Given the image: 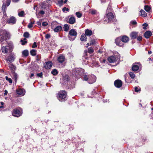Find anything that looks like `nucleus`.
<instances>
[{
	"mask_svg": "<svg viewBox=\"0 0 153 153\" xmlns=\"http://www.w3.org/2000/svg\"><path fill=\"white\" fill-rule=\"evenodd\" d=\"M9 36V33L5 30H1L0 32V41L2 42L7 39Z\"/></svg>",
	"mask_w": 153,
	"mask_h": 153,
	"instance_id": "f03ea898",
	"label": "nucleus"
},
{
	"mask_svg": "<svg viewBox=\"0 0 153 153\" xmlns=\"http://www.w3.org/2000/svg\"><path fill=\"white\" fill-rule=\"evenodd\" d=\"M36 60L37 61H39L40 59V56L39 55H37L36 57Z\"/></svg>",
	"mask_w": 153,
	"mask_h": 153,
	"instance_id": "5fc2aeb1",
	"label": "nucleus"
},
{
	"mask_svg": "<svg viewBox=\"0 0 153 153\" xmlns=\"http://www.w3.org/2000/svg\"><path fill=\"white\" fill-rule=\"evenodd\" d=\"M140 13H141L140 15L143 17H145L147 16V13L143 10H142L140 11Z\"/></svg>",
	"mask_w": 153,
	"mask_h": 153,
	"instance_id": "a878e982",
	"label": "nucleus"
},
{
	"mask_svg": "<svg viewBox=\"0 0 153 153\" xmlns=\"http://www.w3.org/2000/svg\"><path fill=\"white\" fill-rule=\"evenodd\" d=\"M13 45L9 43L7 46H3L1 47V51L2 52L4 53L5 54L7 53L10 50L12 47Z\"/></svg>",
	"mask_w": 153,
	"mask_h": 153,
	"instance_id": "6e6552de",
	"label": "nucleus"
},
{
	"mask_svg": "<svg viewBox=\"0 0 153 153\" xmlns=\"http://www.w3.org/2000/svg\"><path fill=\"white\" fill-rule=\"evenodd\" d=\"M77 33L76 31L73 29H71L69 32L68 36L69 40L73 41L76 37Z\"/></svg>",
	"mask_w": 153,
	"mask_h": 153,
	"instance_id": "0eeeda50",
	"label": "nucleus"
},
{
	"mask_svg": "<svg viewBox=\"0 0 153 153\" xmlns=\"http://www.w3.org/2000/svg\"><path fill=\"white\" fill-rule=\"evenodd\" d=\"M2 10H4V11H6V4L4 3L2 6Z\"/></svg>",
	"mask_w": 153,
	"mask_h": 153,
	"instance_id": "a18cd8bd",
	"label": "nucleus"
},
{
	"mask_svg": "<svg viewBox=\"0 0 153 153\" xmlns=\"http://www.w3.org/2000/svg\"><path fill=\"white\" fill-rule=\"evenodd\" d=\"M16 21V19L15 17L13 16L10 17L7 20V22L10 24H14Z\"/></svg>",
	"mask_w": 153,
	"mask_h": 153,
	"instance_id": "ddd939ff",
	"label": "nucleus"
},
{
	"mask_svg": "<svg viewBox=\"0 0 153 153\" xmlns=\"http://www.w3.org/2000/svg\"><path fill=\"white\" fill-rule=\"evenodd\" d=\"M105 17L108 19V21H111L114 18V16L112 13L109 12L107 13Z\"/></svg>",
	"mask_w": 153,
	"mask_h": 153,
	"instance_id": "f8f14e48",
	"label": "nucleus"
},
{
	"mask_svg": "<svg viewBox=\"0 0 153 153\" xmlns=\"http://www.w3.org/2000/svg\"><path fill=\"white\" fill-rule=\"evenodd\" d=\"M9 67L12 72H14L16 68L15 66L13 65V64H10Z\"/></svg>",
	"mask_w": 153,
	"mask_h": 153,
	"instance_id": "393cba45",
	"label": "nucleus"
},
{
	"mask_svg": "<svg viewBox=\"0 0 153 153\" xmlns=\"http://www.w3.org/2000/svg\"><path fill=\"white\" fill-rule=\"evenodd\" d=\"M33 26V25H32V24H30L29 23L28 25V27L29 28H31Z\"/></svg>",
	"mask_w": 153,
	"mask_h": 153,
	"instance_id": "13d9d810",
	"label": "nucleus"
},
{
	"mask_svg": "<svg viewBox=\"0 0 153 153\" xmlns=\"http://www.w3.org/2000/svg\"><path fill=\"white\" fill-rule=\"evenodd\" d=\"M80 40L82 41H86V35L84 34H82L81 36Z\"/></svg>",
	"mask_w": 153,
	"mask_h": 153,
	"instance_id": "c756f323",
	"label": "nucleus"
},
{
	"mask_svg": "<svg viewBox=\"0 0 153 153\" xmlns=\"http://www.w3.org/2000/svg\"><path fill=\"white\" fill-rule=\"evenodd\" d=\"M84 80L87 81L90 84H92L95 82L96 80V78L95 76L93 74H85L83 75Z\"/></svg>",
	"mask_w": 153,
	"mask_h": 153,
	"instance_id": "f257e3e1",
	"label": "nucleus"
},
{
	"mask_svg": "<svg viewBox=\"0 0 153 153\" xmlns=\"http://www.w3.org/2000/svg\"><path fill=\"white\" fill-rule=\"evenodd\" d=\"M28 51L27 50H25L22 52V55L25 56H27L28 55Z\"/></svg>",
	"mask_w": 153,
	"mask_h": 153,
	"instance_id": "bb28decb",
	"label": "nucleus"
},
{
	"mask_svg": "<svg viewBox=\"0 0 153 153\" xmlns=\"http://www.w3.org/2000/svg\"><path fill=\"white\" fill-rule=\"evenodd\" d=\"M39 13H40L42 15H43L45 13V12L44 11H43V10H41L39 12Z\"/></svg>",
	"mask_w": 153,
	"mask_h": 153,
	"instance_id": "052dcab7",
	"label": "nucleus"
},
{
	"mask_svg": "<svg viewBox=\"0 0 153 153\" xmlns=\"http://www.w3.org/2000/svg\"><path fill=\"white\" fill-rule=\"evenodd\" d=\"M58 23L56 21L53 22L51 24V28L53 29L55 32H58L60 31L62 29V26L58 25Z\"/></svg>",
	"mask_w": 153,
	"mask_h": 153,
	"instance_id": "39448f33",
	"label": "nucleus"
},
{
	"mask_svg": "<svg viewBox=\"0 0 153 153\" xmlns=\"http://www.w3.org/2000/svg\"><path fill=\"white\" fill-rule=\"evenodd\" d=\"M138 33L136 32H133L130 34V36L131 39H135L137 38L138 35Z\"/></svg>",
	"mask_w": 153,
	"mask_h": 153,
	"instance_id": "412c9836",
	"label": "nucleus"
},
{
	"mask_svg": "<svg viewBox=\"0 0 153 153\" xmlns=\"http://www.w3.org/2000/svg\"><path fill=\"white\" fill-rule=\"evenodd\" d=\"M16 92L17 94L22 96H23L25 93V91L24 89L21 88L17 89Z\"/></svg>",
	"mask_w": 153,
	"mask_h": 153,
	"instance_id": "2eb2a0df",
	"label": "nucleus"
},
{
	"mask_svg": "<svg viewBox=\"0 0 153 153\" xmlns=\"http://www.w3.org/2000/svg\"><path fill=\"white\" fill-rule=\"evenodd\" d=\"M140 91V89L137 87H136L135 88V91L136 92H138Z\"/></svg>",
	"mask_w": 153,
	"mask_h": 153,
	"instance_id": "6e6d98bb",
	"label": "nucleus"
},
{
	"mask_svg": "<svg viewBox=\"0 0 153 153\" xmlns=\"http://www.w3.org/2000/svg\"><path fill=\"white\" fill-rule=\"evenodd\" d=\"M129 75L130 76L132 79L134 78L135 77V74L132 72H130L129 73Z\"/></svg>",
	"mask_w": 153,
	"mask_h": 153,
	"instance_id": "ea45409f",
	"label": "nucleus"
},
{
	"mask_svg": "<svg viewBox=\"0 0 153 153\" xmlns=\"http://www.w3.org/2000/svg\"><path fill=\"white\" fill-rule=\"evenodd\" d=\"M94 52L93 49L92 48H90L88 49V52L89 53H92Z\"/></svg>",
	"mask_w": 153,
	"mask_h": 153,
	"instance_id": "4c0bfd02",
	"label": "nucleus"
},
{
	"mask_svg": "<svg viewBox=\"0 0 153 153\" xmlns=\"http://www.w3.org/2000/svg\"><path fill=\"white\" fill-rule=\"evenodd\" d=\"M10 2L11 0H6V3L7 6H8L10 5Z\"/></svg>",
	"mask_w": 153,
	"mask_h": 153,
	"instance_id": "c03bdc74",
	"label": "nucleus"
},
{
	"mask_svg": "<svg viewBox=\"0 0 153 153\" xmlns=\"http://www.w3.org/2000/svg\"><path fill=\"white\" fill-rule=\"evenodd\" d=\"M34 76V74L33 73H32L31 74L30 76V77L31 78H33L32 77H33Z\"/></svg>",
	"mask_w": 153,
	"mask_h": 153,
	"instance_id": "e2e57ef3",
	"label": "nucleus"
},
{
	"mask_svg": "<svg viewBox=\"0 0 153 153\" xmlns=\"http://www.w3.org/2000/svg\"><path fill=\"white\" fill-rule=\"evenodd\" d=\"M139 65V63H138L133 64L132 68V70L134 71H137L139 69V67L138 65Z\"/></svg>",
	"mask_w": 153,
	"mask_h": 153,
	"instance_id": "dca6fc26",
	"label": "nucleus"
},
{
	"mask_svg": "<svg viewBox=\"0 0 153 153\" xmlns=\"http://www.w3.org/2000/svg\"><path fill=\"white\" fill-rule=\"evenodd\" d=\"M76 22L75 18L73 16H71L69 19L68 21V23L71 24H74Z\"/></svg>",
	"mask_w": 153,
	"mask_h": 153,
	"instance_id": "6ab92c4d",
	"label": "nucleus"
},
{
	"mask_svg": "<svg viewBox=\"0 0 153 153\" xmlns=\"http://www.w3.org/2000/svg\"><path fill=\"white\" fill-rule=\"evenodd\" d=\"M37 51L35 49H32L30 51V54L33 56H35L36 55Z\"/></svg>",
	"mask_w": 153,
	"mask_h": 153,
	"instance_id": "c85d7f7f",
	"label": "nucleus"
},
{
	"mask_svg": "<svg viewBox=\"0 0 153 153\" xmlns=\"http://www.w3.org/2000/svg\"><path fill=\"white\" fill-rule=\"evenodd\" d=\"M89 13H91L92 15H95L97 13V11L94 9H90L89 10Z\"/></svg>",
	"mask_w": 153,
	"mask_h": 153,
	"instance_id": "cd10ccee",
	"label": "nucleus"
},
{
	"mask_svg": "<svg viewBox=\"0 0 153 153\" xmlns=\"http://www.w3.org/2000/svg\"><path fill=\"white\" fill-rule=\"evenodd\" d=\"M50 35L49 34H47L45 36V37L47 39L49 38L50 37Z\"/></svg>",
	"mask_w": 153,
	"mask_h": 153,
	"instance_id": "bf43d9fd",
	"label": "nucleus"
},
{
	"mask_svg": "<svg viewBox=\"0 0 153 153\" xmlns=\"http://www.w3.org/2000/svg\"><path fill=\"white\" fill-rule=\"evenodd\" d=\"M121 39L123 42H127L129 41V38L126 36H122Z\"/></svg>",
	"mask_w": 153,
	"mask_h": 153,
	"instance_id": "4be33fe9",
	"label": "nucleus"
},
{
	"mask_svg": "<svg viewBox=\"0 0 153 153\" xmlns=\"http://www.w3.org/2000/svg\"><path fill=\"white\" fill-rule=\"evenodd\" d=\"M13 77H14V78H15V80H16L17 79V74L16 73H15L14 72L13 73Z\"/></svg>",
	"mask_w": 153,
	"mask_h": 153,
	"instance_id": "37998d69",
	"label": "nucleus"
},
{
	"mask_svg": "<svg viewBox=\"0 0 153 153\" xmlns=\"http://www.w3.org/2000/svg\"><path fill=\"white\" fill-rule=\"evenodd\" d=\"M5 79L6 80L8 81H9L10 83H12V79L10 78H9L8 76H6L5 77Z\"/></svg>",
	"mask_w": 153,
	"mask_h": 153,
	"instance_id": "79ce46f5",
	"label": "nucleus"
},
{
	"mask_svg": "<svg viewBox=\"0 0 153 153\" xmlns=\"http://www.w3.org/2000/svg\"><path fill=\"white\" fill-rule=\"evenodd\" d=\"M40 6L42 8L45 9L46 8L47 5L45 2H43L41 4Z\"/></svg>",
	"mask_w": 153,
	"mask_h": 153,
	"instance_id": "473e14b6",
	"label": "nucleus"
},
{
	"mask_svg": "<svg viewBox=\"0 0 153 153\" xmlns=\"http://www.w3.org/2000/svg\"><path fill=\"white\" fill-rule=\"evenodd\" d=\"M15 58V55L11 53L10 55L6 59V60L7 62L11 63L14 61Z\"/></svg>",
	"mask_w": 153,
	"mask_h": 153,
	"instance_id": "9d476101",
	"label": "nucleus"
},
{
	"mask_svg": "<svg viewBox=\"0 0 153 153\" xmlns=\"http://www.w3.org/2000/svg\"><path fill=\"white\" fill-rule=\"evenodd\" d=\"M148 53L149 54H151L152 53V52L151 51H149L148 52Z\"/></svg>",
	"mask_w": 153,
	"mask_h": 153,
	"instance_id": "774afa93",
	"label": "nucleus"
},
{
	"mask_svg": "<svg viewBox=\"0 0 153 153\" xmlns=\"http://www.w3.org/2000/svg\"><path fill=\"white\" fill-rule=\"evenodd\" d=\"M7 91L6 90H5L4 91V94L5 95H7Z\"/></svg>",
	"mask_w": 153,
	"mask_h": 153,
	"instance_id": "0e129e2a",
	"label": "nucleus"
},
{
	"mask_svg": "<svg viewBox=\"0 0 153 153\" xmlns=\"http://www.w3.org/2000/svg\"><path fill=\"white\" fill-rule=\"evenodd\" d=\"M0 103L1 104V105H2V106H3V105L4 104V103L2 102H0Z\"/></svg>",
	"mask_w": 153,
	"mask_h": 153,
	"instance_id": "338daca9",
	"label": "nucleus"
},
{
	"mask_svg": "<svg viewBox=\"0 0 153 153\" xmlns=\"http://www.w3.org/2000/svg\"><path fill=\"white\" fill-rule=\"evenodd\" d=\"M115 86L117 88L121 87L122 85V82L121 81L120 79L115 80L114 82Z\"/></svg>",
	"mask_w": 153,
	"mask_h": 153,
	"instance_id": "9b49d317",
	"label": "nucleus"
},
{
	"mask_svg": "<svg viewBox=\"0 0 153 153\" xmlns=\"http://www.w3.org/2000/svg\"><path fill=\"white\" fill-rule=\"evenodd\" d=\"M58 71L56 69H53L51 72L52 74L53 75H56L58 74Z\"/></svg>",
	"mask_w": 153,
	"mask_h": 153,
	"instance_id": "72a5a7b5",
	"label": "nucleus"
},
{
	"mask_svg": "<svg viewBox=\"0 0 153 153\" xmlns=\"http://www.w3.org/2000/svg\"><path fill=\"white\" fill-rule=\"evenodd\" d=\"M19 0H12V1L14 2H18Z\"/></svg>",
	"mask_w": 153,
	"mask_h": 153,
	"instance_id": "69168bd1",
	"label": "nucleus"
},
{
	"mask_svg": "<svg viewBox=\"0 0 153 153\" xmlns=\"http://www.w3.org/2000/svg\"><path fill=\"white\" fill-rule=\"evenodd\" d=\"M92 31L91 30H89L88 29L86 30L85 31V34L86 35L88 36H90L92 34Z\"/></svg>",
	"mask_w": 153,
	"mask_h": 153,
	"instance_id": "b1692460",
	"label": "nucleus"
},
{
	"mask_svg": "<svg viewBox=\"0 0 153 153\" xmlns=\"http://www.w3.org/2000/svg\"><path fill=\"white\" fill-rule=\"evenodd\" d=\"M64 1L62 0H61L58 1V3L59 4H62Z\"/></svg>",
	"mask_w": 153,
	"mask_h": 153,
	"instance_id": "680f3d73",
	"label": "nucleus"
},
{
	"mask_svg": "<svg viewBox=\"0 0 153 153\" xmlns=\"http://www.w3.org/2000/svg\"><path fill=\"white\" fill-rule=\"evenodd\" d=\"M26 38H24L23 40L21 39V42L22 43V44L23 45H25V44L27 43V41H26Z\"/></svg>",
	"mask_w": 153,
	"mask_h": 153,
	"instance_id": "f704fd0d",
	"label": "nucleus"
},
{
	"mask_svg": "<svg viewBox=\"0 0 153 153\" xmlns=\"http://www.w3.org/2000/svg\"><path fill=\"white\" fill-rule=\"evenodd\" d=\"M62 80L64 82L63 83H66V82L69 80V77L68 75H65L63 77Z\"/></svg>",
	"mask_w": 153,
	"mask_h": 153,
	"instance_id": "5701e85b",
	"label": "nucleus"
},
{
	"mask_svg": "<svg viewBox=\"0 0 153 153\" xmlns=\"http://www.w3.org/2000/svg\"><path fill=\"white\" fill-rule=\"evenodd\" d=\"M96 44V41L95 40L92 39L91 40L90 42V45H95Z\"/></svg>",
	"mask_w": 153,
	"mask_h": 153,
	"instance_id": "a19ab883",
	"label": "nucleus"
},
{
	"mask_svg": "<svg viewBox=\"0 0 153 153\" xmlns=\"http://www.w3.org/2000/svg\"><path fill=\"white\" fill-rule=\"evenodd\" d=\"M65 57L64 56L61 55L59 56L57 58L58 61L60 63H62L64 62L65 60Z\"/></svg>",
	"mask_w": 153,
	"mask_h": 153,
	"instance_id": "a211bd4d",
	"label": "nucleus"
},
{
	"mask_svg": "<svg viewBox=\"0 0 153 153\" xmlns=\"http://www.w3.org/2000/svg\"><path fill=\"white\" fill-rule=\"evenodd\" d=\"M144 9L146 11L149 12H150L151 10V7L147 5L145 6L144 7Z\"/></svg>",
	"mask_w": 153,
	"mask_h": 153,
	"instance_id": "2f4dec72",
	"label": "nucleus"
},
{
	"mask_svg": "<svg viewBox=\"0 0 153 153\" xmlns=\"http://www.w3.org/2000/svg\"><path fill=\"white\" fill-rule=\"evenodd\" d=\"M84 72V70L83 69L80 68H76L73 71V74L74 76L78 78L82 75Z\"/></svg>",
	"mask_w": 153,
	"mask_h": 153,
	"instance_id": "20e7f679",
	"label": "nucleus"
},
{
	"mask_svg": "<svg viewBox=\"0 0 153 153\" xmlns=\"http://www.w3.org/2000/svg\"><path fill=\"white\" fill-rule=\"evenodd\" d=\"M36 75L37 76L40 77H42V73L41 72L39 73H38L36 74Z\"/></svg>",
	"mask_w": 153,
	"mask_h": 153,
	"instance_id": "603ef678",
	"label": "nucleus"
},
{
	"mask_svg": "<svg viewBox=\"0 0 153 153\" xmlns=\"http://www.w3.org/2000/svg\"><path fill=\"white\" fill-rule=\"evenodd\" d=\"M143 25L144 26L143 29L144 30L146 29V27L148 26V25L146 23H144L143 24Z\"/></svg>",
	"mask_w": 153,
	"mask_h": 153,
	"instance_id": "09e8293b",
	"label": "nucleus"
},
{
	"mask_svg": "<svg viewBox=\"0 0 153 153\" xmlns=\"http://www.w3.org/2000/svg\"><path fill=\"white\" fill-rule=\"evenodd\" d=\"M120 58V56L119 54L117 53L113 56L109 57L108 60V62L110 63H114L116 62H118Z\"/></svg>",
	"mask_w": 153,
	"mask_h": 153,
	"instance_id": "7ed1b4c3",
	"label": "nucleus"
},
{
	"mask_svg": "<svg viewBox=\"0 0 153 153\" xmlns=\"http://www.w3.org/2000/svg\"><path fill=\"white\" fill-rule=\"evenodd\" d=\"M130 24L133 25H135L137 24V22L135 20H133L131 22Z\"/></svg>",
	"mask_w": 153,
	"mask_h": 153,
	"instance_id": "de8ad7c7",
	"label": "nucleus"
},
{
	"mask_svg": "<svg viewBox=\"0 0 153 153\" xmlns=\"http://www.w3.org/2000/svg\"><path fill=\"white\" fill-rule=\"evenodd\" d=\"M142 39V36H138L137 38V39L139 41H141Z\"/></svg>",
	"mask_w": 153,
	"mask_h": 153,
	"instance_id": "4d7b16f0",
	"label": "nucleus"
},
{
	"mask_svg": "<svg viewBox=\"0 0 153 153\" xmlns=\"http://www.w3.org/2000/svg\"><path fill=\"white\" fill-rule=\"evenodd\" d=\"M76 15L78 18H80L82 16V14L79 12H76Z\"/></svg>",
	"mask_w": 153,
	"mask_h": 153,
	"instance_id": "e433bc0d",
	"label": "nucleus"
},
{
	"mask_svg": "<svg viewBox=\"0 0 153 153\" xmlns=\"http://www.w3.org/2000/svg\"><path fill=\"white\" fill-rule=\"evenodd\" d=\"M24 12L23 11H22L18 13V16L20 17H23L24 16Z\"/></svg>",
	"mask_w": 153,
	"mask_h": 153,
	"instance_id": "c9c22d12",
	"label": "nucleus"
},
{
	"mask_svg": "<svg viewBox=\"0 0 153 153\" xmlns=\"http://www.w3.org/2000/svg\"><path fill=\"white\" fill-rule=\"evenodd\" d=\"M62 10L63 12H65V11L68 12L69 11V9L68 8H66V7H63L62 8Z\"/></svg>",
	"mask_w": 153,
	"mask_h": 153,
	"instance_id": "8fccbe9b",
	"label": "nucleus"
},
{
	"mask_svg": "<svg viewBox=\"0 0 153 153\" xmlns=\"http://www.w3.org/2000/svg\"><path fill=\"white\" fill-rule=\"evenodd\" d=\"M63 28L65 31H68L69 29V27L68 25L67 24H65L64 25Z\"/></svg>",
	"mask_w": 153,
	"mask_h": 153,
	"instance_id": "7c9ffc66",
	"label": "nucleus"
},
{
	"mask_svg": "<svg viewBox=\"0 0 153 153\" xmlns=\"http://www.w3.org/2000/svg\"><path fill=\"white\" fill-rule=\"evenodd\" d=\"M23 36L25 37L28 38L29 36V34L27 32H25L24 33Z\"/></svg>",
	"mask_w": 153,
	"mask_h": 153,
	"instance_id": "58836bf2",
	"label": "nucleus"
},
{
	"mask_svg": "<svg viewBox=\"0 0 153 153\" xmlns=\"http://www.w3.org/2000/svg\"><path fill=\"white\" fill-rule=\"evenodd\" d=\"M152 35L150 31H148L145 32L144 34V36L146 38H149Z\"/></svg>",
	"mask_w": 153,
	"mask_h": 153,
	"instance_id": "aec40b11",
	"label": "nucleus"
},
{
	"mask_svg": "<svg viewBox=\"0 0 153 153\" xmlns=\"http://www.w3.org/2000/svg\"><path fill=\"white\" fill-rule=\"evenodd\" d=\"M52 65V64L51 62H46L44 65V66L45 68L46 69H50Z\"/></svg>",
	"mask_w": 153,
	"mask_h": 153,
	"instance_id": "4468645a",
	"label": "nucleus"
},
{
	"mask_svg": "<svg viewBox=\"0 0 153 153\" xmlns=\"http://www.w3.org/2000/svg\"><path fill=\"white\" fill-rule=\"evenodd\" d=\"M42 25L43 26H45L48 25V23L46 22H43L42 23Z\"/></svg>",
	"mask_w": 153,
	"mask_h": 153,
	"instance_id": "3c124183",
	"label": "nucleus"
},
{
	"mask_svg": "<svg viewBox=\"0 0 153 153\" xmlns=\"http://www.w3.org/2000/svg\"><path fill=\"white\" fill-rule=\"evenodd\" d=\"M115 42L116 44L120 46H121L123 45V42L121 39V38H118L116 39L115 40Z\"/></svg>",
	"mask_w": 153,
	"mask_h": 153,
	"instance_id": "f3484780",
	"label": "nucleus"
},
{
	"mask_svg": "<svg viewBox=\"0 0 153 153\" xmlns=\"http://www.w3.org/2000/svg\"><path fill=\"white\" fill-rule=\"evenodd\" d=\"M37 47L36 42H34L32 46V48H35Z\"/></svg>",
	"mask_w": 153,
	"mask_h": 153,
	"instance_id": "49530a36",
	"label": "nucleus"
},
{
	"mask_svg": "<svg viewBox=\"0 0 153 153\" xmlns=\"http://www.w3.org/2000/svg\"><path fill=\"white\" fill-rule=\"evenodd\" d=\"M42 21V19H40L39 20V21H38L37 22V24L41 26V22Z\"/></svg>",
	"mask_w": 153,
	"mask_h": 153,
	"instance_id": "864d4df0",
	"label": "nucleus"
},
{
	"mask_svg": "<svg viewBox=\"0 0 153 153\" xmlns=\"http://www.w3.org/2000/svg\"><path fill=\"white\" fill-rule=\"evenodd\" d=\"M12 114L13 116L16 117H19L22 114V110L18 109H14L12 113Z\"/></svg>",
	"mask_w": 153,
	"mask_h": 153,
	"instance_id": "1a4fd4ad",
	"label": "nucleus"
},
{
	"mask_svg": "<svg viewBox=\"0 0 153 153\" xmlns=\"http://www.w3.org/2000/svg\"><path fill=\"white\" fill-rule=\"evenodd\" d=\"M67 96L66 92L64 91H59L58 94V99L60 101H64L66 98Z\"/></svg>",
	"mask_w": 153,
	"mask_h": 153,
	"instance_id": "423d86ee",
	"label": "nucleus"
}]
</instances>
